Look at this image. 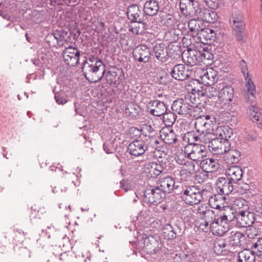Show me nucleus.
Segmentation results:
<instances>
[{"label": "nucleus", "mask_w": 262, "mask_h": 262, "mask_svg": "<svg viewBox=\"0 0 262 262\" xmlns=\"http://www.w3.org/2000/svg\"><path fill=\"white\" fill-rule=\"evenodd\" d=\"M199 103V99L193 93H188L184 98L174 100L172 104L173 112L182 115H193V112Z\"/></svg>", "instance_id": "f257e3e1"}, {"label": "nucleus", "mask_w": 262, "mask_h": 262, "mask_svg": "<svg viewBox=\"0 0 262 262\" xmlns=\"http://www.w3.org/2000/svg\"><path fill=\"white\" fill-rule=\"evenodd\" d=\"M208 191L206 189H201L199 186L191 185L185 186L182 191V198L185 202L190 205L198 204L207 195Z\"/></svg>", "instance_id": "f03ea898"}, {"label": "nucleus", "mask_w": 262, "mask_h": 262, "mask_svg": "<svg viewBox=\"0 0 262 262\" xmlns=\"http://www.w3.org/2000/svg\"><path fill=\"white\" fill-rule=\"evenodd\" d=\"M219 91L218 99L222 104V107L233 112L235 110L233 108V99L234 98V89L226 83H220L217 86Z\"/></svg>", "instance_id": "7ed1b4c3"}, {"label": "nucleus", "mask_w": 262, "mask_h": 262, "mask_svg": "<svg viewBox=\"0 0 262 262\" xmlns=\"http://www.w3.org/2000/svg\"><path fill=\"white\" fill-rule=\"evenodd\" d=\"M82 71L86 79L92 82L99 81L105 71L104 64L100 62L96 64H83Z\"/></svg>", "instance_id": "20e7f679"}, {"label": "nucleus", "mask_w": 262, "mask_h": 262, "mask_svg": "<svg viewBox=\"0 0 262 262\" xmlns=\"http://www.w3.org/2000/svg\"><path fill=\"white\" fill-rule=\"evenodd\" d=\"M219 195H214L211 196L209 200V204L211 206L212 208L220 209L222 208L221 205L217 203L218 201V199H219ZM223 210L224 212L222 215H221L219 218L221 220V222H225V223L229 224L233 221L235 218L236 219V213H235V210L230 208L229 206H223Z\"/></svg>", "instance_id": "39448f33"}, {"label": "nucleus", "mask_w": 262, "mask_h": 262, "mask_svg": "<svg viewBox=\"0 0 262 262\" xmlns=\"http://www.w3.org/2000/svg\"><path fill=\"white\" fill-rule=\"evenodd\" d=\"M166 197L164 192L158 187H150L144 191L143 201L149 204L156 205Z\"/></svg>", "instance_id": "423d86ee"}, {"label": "nucleus", "mask_w": 262, "mask_h": 262, "mask_svg": "<svg viewBox=\"0 0 262 262\" xmlns=\"http://www.w3.org/2000/svg\"><path fill=\"white\" fill-rule=\"evenodd\" d=\"M143 244L141 250L149 254H156L161 248V243L158 236H146L143 238Z\"/></svg>", "instance_id": "0eeeda50"}, {"label": "nucleus", "mask_w": 262, "mask_h": 262, "mask_svg": "<svg viewBox=\"0 0 262 262\" xmlns=\"http://www.w3.org/2000/svg\"><path fill=\"white\" fill-rule=\"evenodd\" d=\"M190 150L188 147L185 151V157L193 161H202L206 156L207 151L206 147L201 144H194L191 145Z\"/></svg>", "instance_id": "6e6552de"}, {"label": "nucleus", "mask_w": 262, "mask_h": 262, "mask_svg": "<svg viewBox=\"0 0 262 262\" xmlns=\"http://www.w3.org/2000/svg\"><path fill=\"white\" fill-rule=\"evenodd\" d=\"M173 50L171 48L167 47L164 43H157L153 48V52L156 59L161 62L168 61L173 55Z\"/></svg>", "instance_id": "1a4fd4ad"}, {"label": "nucleus", "mask_w": 262, "mask_h": 262, "mask_svg": "<svg viewBox=\"0 0 262 262\" xmlns=\"http://www.w3.org/2000/svg\"><path fill=\"white\" fill-rule=\"evenodd\" d=\"M80 51L76 48L69 46L62 52V57L64 62L70 66H76L79 62Z\"/></svg>", "instance_id": "9d476101"}, {"label": "nucleus", "mask_w": 262, "mask_h": 262, "mask_svg": "<svg viewBox=\"0 0 262 262\" xmlns=\"http://www.w3.org/2000/svg\"><path fill=\"white\" fill-rule=\"evenodd\" d=\"M200 166L204 171L200 174V176H203L205 180L208 179L207 173L215 172L220 167L218 161L212 158L203 159L200 163Z\"/></svg>", "instance_id": "9b49d317"}, {"label": "nucleus", "mask_w": 262, "mask_h": 262, "mask_svg": "<svg viewBox=\"0 0 262 262\" xmlns=\"http://www.w3.org/2000/svg\"><path fill=\"white\" fill-rule=\"evenodd\" d=\"M192 71L186 68L183 64H178L174 66L170 73V75L176 80L183 81L189 77Z\"/></svg>", "instance_id": "f8f14e48"}, {"label": "nucleus", "mask_w": 262, "mask_h": 262, "mask_svg": "<svg viewBox=\"0 0 262 262\" xmlns=\"http://www.w3.org/2000/svg\"><path fill=\"white\" fill-rule=\"evenodd\" d=\"M150 50L146 45L136 47L133 52L134 59L140 62L146 63L150 59Z\"/></svg>", "instance_id": "ddd939ff"}, {"label": "nucleus", "mask_w": 262, "mask_h": 262, "mask_svg": "<svg viewBox=\"0 0 262 262\" xmlns=\"http://www.w3.org/2000/svg\"><path fill=\"white\" fill-rule=\"evenodd\" d=\"M245 235L241 232H231V235L228 238L227 242L231 251L237 248L243 247L245 243Z\"/></svg>", "instance_id": "4468645a"}, {"label": "nucleus", "mask_w": 262, "mask_h": 262, "mask_svg": "<svg viewBox=\"0 0 262 262\" xmlns=\"http://www.w3.org/2000/svg\"><path fill=\"white\" fill-rule=\"evenodd\" d=\"M255 220V214L248 210L239 212V213L236 214L237 223L241 227L251 226Z\"/></svg>", "instance_id": "2eb2a0df"}, {"label": "nucleus", "mask_w": 262, "mask_h": 262, "mask_svg": "<svg viewBox=\"0 0 262 262\" xmlns=\"http://www.w3.org/2000/svg\"><path fill=\"white\" fill-rule=\"evenodd\" d=\"M230 228V225L225 222H221V220L217 217V220L211 223L210 231L213 234L222 236L227 232Z\"/></svg>", "instance_id": "dca6fc26"}, {"label": "nucleus", "mask_w": 262, "mask_h": 262, "mask_svg": "<svg viewBox=\"0 0 262 262\" xmlns=\"http://www.w3.org/2000/svg\"><path fill=\"white\" fill-rule=\"evenodd\" d=\"M216 190L220 195H228L233 190L232 182L227 178L220 177L216 183Z\"/></svg>", "instance_id": "f3484780"}, {"label": "nucleus", "mask_w": 262, "mask_h": 262, "mask_svg": "<svg viewBox=\"0 0 262 262\" xmlns=\"http://www.w3.org/2000/svg\"><path fill=\"white\" fill-rule=\"evenodd\" d=\"M182 59L183 61L188 66H194L200 64L199 60V50L188 48L182 53Z\"/></svg>", "instance_id": "a211bd4d"}, {"label": "nucleus", "mask_w": 262, "mask_h": 262, "mask_svg": "<svg viewBox=\"0 0 262 262\" xmlns=\"http://www.w3.org/2000/svg\"><path fill=\"white\" fill-rule=\"evenodd\" d=\"M223 131L224 132V135L222 134H220L221 136L222 137V141L216 155L224 154V156H225V154L228 152L230 148V144L228 139L231 137V136L232 135V129L228 126L224 127Z\"/></svg>", "instance_id": "6ab92c4d"}, {"label": "nucleus", "mask_w": 262, "mask_h": 262, "mask_svg": "<svg viewBox=\"0 0 262 262\" xmlns=\"http://www.w3.org/2000/svg\"><path fill=\"white\" fill-rule=\"evenodd\" d=\"M145 145L143 140H136L131 142L127 147L129 153L138 157L146 152Z\"/></svg>", "instance_id": "aec40b11"}, {"label": "nucleus", "mask_w": 262, "mask_h": 262, "mask_svg": "<svg viewBox=\"0 0 262 262\" xmlns=\"http://www.w3.org/2000/svg\"><path fill=\"white\" fill-rule=\"evenodd\" d=\"M127 16L130 22L142 23L143 18L141 17L142 12L139 7L136 4H132L130 5L127 11Z\"/></svg>", "instance_id": "412c9836"}, {"label": "nucleus", "mask_w": 262, "mask_h": 262, "mask_svg": "<svg viewBox=\"0 0 262 262\" xmlns=\"http://www.w3.org/2000/svg\"><path fill=\"white\" fill-rule=\"evenodd\" d=\"M211 123L206 118H199L195 123V129L198 134L207 135L212 134L210 133Z\"/></svg>", "instance_id": "4be33fe9"}, {"label": "nucleus", "mask_w": 262, "mask_h": 262, "mask_svg": "<svg viewBox=\"0 0 262 262\" xmlns=\"http://www.w3.org/2000/svg\"><path fill=\"white\" fill-rule=\"evenodd\" d=\"M143 13L145 15L154 16L159 10V4L156 0H147L143 6Z\"/></svg>", "instance_id": "5701e85b"}, {"label": "nucleus", "mask_w": 262, "mask_h": 262, "mask_svg": "<svg viewBox=\"0 0 262 262\" xmlns=\"http://www.w3.org/2000/svg\"><path fill=\"white\" fill-rule=\"evenodd\" d=\"M145 169L150 177L155 178L162 173L164 167L160 163L149 162L145 165Z\"/></svg>", "instance_id": "b1692460"}, {"label": "nucleus", "mask_w": 262, "mask_h": 262, "mask_svg": "<svg viewBox=\"0 0 262 262\" xmlns=\"http://www.w3.org/2000/svg\"><path fill=\"white\" fill-rule=\"evenodd\" d=\"M183 36V31L178 26L177 28L169 29L167 31L164 35L165 39L169 43L177 42Z\"/></svg>", "instance_id": "393cba45"}, {"label": "nucleus", "mask_w": 262, "mask_h": 262, "mask_svg": "<svg viewBox=\"0 0 262 262\" xmlns=\"http://www.w3.org/2000/svg\"><path fill=\"white\" fill-rule=\"evenodd\" d=\"M160 185L158 186L166 194V193H170L175 187V181L174 179L167 176L161 178L159 180Z\"/></svg>", "instance_id": "a878e982"}, {"label": "nucleus", "mask_w": 262, "mask_h": 262, "mask_svg": "<svg viewBox=\"0 0 262 262\" xmlns=\"http://www.w3.org/2000/svg\"><path fill=\"white\" fill-rule=\"evenodd\" d=\"M227 179L232 183H236L242 179L243 171L240 167L233 166L230 167L226 171Z\"/></svg>", "instance_id": "bb28decb"}, {"label": "nucleus", "mask_w": 262, "mask_h": 262, "mask_svg": "<svg viewBox=\"0 0 262 262\" xmlns=\"http://www.w3.org/2000/svg\"><path fill=\"white\" fill-rule=\"evenodd\" d=\"M202 81L207 85H213L216 81V72L211 68L204 70L200 76Z\"/></svg>", "instance_id": "cd10ccee"}, {"label": "nucleus", "mask_w": 262, "mask_h": 262, "mask_svg": "<svg viewBox=\"0 0 262 262\" xmlns=\"http://www.w3.org/2000/svg\"><path fill=\"white\" fill-rule=\"evenodd\" d=\"M122 74L121 72L114 70L108 71L106 74V80L110 85L117 87L121 82V78Z\"/></svg>", "instance_id": "c85d7f7f"}, {"label": "nucleus", "mask_w": 262, "mask_h": 262, "mask_svg": "<svg viewBox=\"0 0 262 262\" xmlns=\"http://www.w3.org/2000/svg\"><path fill=\"white\" fill-rule=\"evenodd\" d=\"M213 250L214 252L219 255L227 254L230 251V248L227 241L220 239L214 243Z\"/></svg>", "instance_id": "c756f323"}, {"label": "nucleus", "mask_w": 262, "mask_h": 262, "mask_svg": "<svg viewBox=\"0 0 262 262\" xmlns=\"http://www.w3.org/2000/svg\"><path fill=\"white\" fill-rule=\"evenodd\" d=\"M145 145L146 152L148 154L150 152V150L158 148L161 145V141L156 136H148L143 140Z\"/></svg>", "instance_id": "7c9ffc66"}, {"label": "nucleus", "mask_w": 262, "mask_h": 262, "mask_svg": "<svg viewBox=\"0 0 262 262\" xmlns=\"http://www.w3.org/2000/svg\"><path fill=\"white\" fill-rule=\"evenodd\" d=\"M150 103L151 104L152 106H155L154 108L149 110L150 114L155 116H161L166 113L167 108L164 102L158 100H155L151 101Z\"/></svg>", "instance_id": "2f4dec72"}, {"label": "nucleus", "mask_w": 262, "mask_h": 262, "mask_svg": "<svg viewBox=\"0 0 262 262\" xmlns=\"http://www.w3.org/2000/svg\"><path fill=\"white\" fill-rule=\"evenodd\" d=\"M161 137L167 144L176 143L178 141L176 134L171 129H166L161 132Z\"/></svg>", "instance_id": "473e14b6"}, {"label": "nucleus", "mask_w": 262, "mask_h": 262, "mask_svg": "<svg viewBox=\"0 0 262 262\" xmlns=\"http://www.w3.org/2000/svg\"><path fill=\"white\" fill-rule=\"evenodd\" d=\"M241 157V152L235 148H231L229 149L228 152L225 154L224 156L225 160L229 164L237 163L239 161Z\"/></svg>", "instance_id": "72a5a7b5"}, {"label": "nucleus", "mask_w": 262, "mask_h": 262, "mask_svg": "<svg viewBox=\"0 0 262 262\" xmlns=\"http://www.w3.org/2000/svg\"><path fill=\"white\" fill-rule=\"evenodd\" d=\"M209 139L206 143H208V148L209 151L213 154L216 155L217 152L220 144L222 141V138H217L215 135L211 134V136L208 137Z\"/></svg>", "instance_id": "f704fd0d"}, {"label": "nucleus", "mask_w": 262, "mask_h": 262, "mask_svg": "<svg viewBox=\"0 0 262 262\" xmlns=\"http://www.w3.org/2000/svg\"><path fill=\"white\" fill-rule=\"evenodd\" d=\"M188 142L189 145H193L194 142H200L204 143H206L207 141H208L209 138L208 137L211 136V134H208L204 135V134H196L194 133H188Z\"/></svg>", "instance_id": "c9c22d12"}, {"label": "nucleus", "mask_w": 262, "mask_h": 262, "mask_svg": "<svg viewBox=\"0 0 262 262\" xmlns=\"http://www.w3.org/2000/svg\"><path fill=\"white\" fill-rule=\"evenodd\" d=\"M255 259V255L252 249H245L238 253V262H254Z\"/></svg>", "instance_id": "e433bc0d"}, {"label": "nucleus", "mask_w": 262, "mask_h": 262, "mask_svg": "<svg viewBox=\"0 0 262 262\" xmlns=\"http://www.w3.org/2000/svg\"><path fill=\"white\" fill-rule=\"evenodd\" d=\"M199 60L200 64L203 63L204 64H210L212 62L213 55L209 51L203 49L202 50H199Z\"/></svg>", "instance_id": "4c0bfd02"}, {"label": "nucleus", "mask_w": 262, "mask_h": 262, "mask_svg": "<svg viewBox=\"0 0 262 262\" xmlns=\"http://www.w3.org/2000/svg\"><path fill=\"white\" fill-rule=\"evenodd\" d=\"M233 207L235 210L236 214H238L239 212H244L249 209L247 201L242 198L235 199L233 202Z\"/></svg>", "instance_id": "58836bf2"}, {"label": "nucleus", "mask_w": 262, "mask_h": 262, "mask_svg": "<svg viewBox=\"0 0 262 262\" xmlns=\"http://www.w3.org/2000/svg\"><path fill=\"white\" fill-rule=\"evenodd\" d=\"M248 113L253 122L262 121V110L256 105H250L248 108Z\"/></svg>", "instance_id": "ea45409f"}, {"label": "nucleus", "mask_w": 262, "mask_h": 262, "mask_svg": "<svg viewBox=\"0 0 262 262\" xmlns=\"http://www.w3.org/2000/svg\"><path fill=\"white\" fill-rule=\"evenodd\" d=\"M202 25L203 23L201 21L195 19H191L188 23V26L190 31L196 33H198L200 31H203L204 29L201 28Z\"/></svg>", "instance_id": "a19ab883"}, {"label": "nucleus", "mask_w": 262, "mask_h": 262, "mask_svg": "<svg viewBox=\"0 0 262 262\" xmlns=\"http://www.w3.org/2000/svg\"><path fill=\"white\" fill-rule=\"evenodd\" d=\"M162 232L163 236L168 239H172L176 237V233L173 231V227L169 224L163 227Z\"/></svg>", "instance_id": "79ce46f5"}, {"label": "nucleus", "mask_w": 262, "mask_h": 262, "mask_svg": "<svg viewBox=\"0 0 262 262\" xmlns=\"http://www.w3.org/2000/svg\"><path fill=\"white\" fill-rule=\"evenodd\" d=\"M176 115L175 113H172V112H169V113H165L163 115V122L165 123V124L166 126H170L173 125L174 122L176 121Z\"/></svg>", "instance_id": "37998d69"}, {"label": "nucleus", "mask_w": 262, "mask_h": 262, "mask_svg": "<svg viewBox=\"0 0 262 262\" xmlns=\"http://www.w3.org/2000/svg\"><path fill=\"white\" fill-rule=\"evenodd\" d=\"M204 19L207 23H214L217 20L218 15L214 11L207 10L204 13Z\"/></svg>", "instance_id": "c03bdc74"}, {"label": "nucleus", "mask_w": 262, "mask_h": 262, "mask_svg": "<svg viewBox=\"0 0 262 262\" xmlns=\"http://www.w3.org/2000/svg\"><path fill=\"white\" fill-rule=\"evenodd\" d=\"M245 80V86L247 88V92L251 96H253L256 92L255 85L252 81L251 78L249 77H244Z\"/></svg>", "instance_id": "a18cd8bd"}, {"label": "nucleus", "mask_w": 262, "mask_h": 262, "mask_svg": "<svg viewBox=\"0 0 262 262\" xmlns=\"http://www.w3.org/2000/svg\"><path fill=\"white\" fill-rule=\"evenodd\" d=\"M49 38H54L56 40L57 43L59 46H62L65 42V38L64 36L60 32L56 31L53 32L48 36Z\"/></svg>", "instance_id": "49530a36"}, {"label": "nucleus", "mask_w": 262, "mask_h": 262, "mask_svg": "<svg viewBox=\"0 0 262 262\" xmlns=\"http://www.w3.org/2000/svg\"><path fill=\"white\" fill-rule=\"evenodd\" d=\"M181 40L182 43L184 47L190 48L189 47L193 45L194 41V38L189 34H183Z\"/></svg>", "instance_id": "de8ad7c7"}, {"label": "nucleus", "mask_w": 262, "mask_h": 262, "mask_svg": "<svg viewBox=\"0 0 262 262\" xmlns=\"http://www.w3.org/2000/svg\"><path fill=\"white\" fill-rule=\"evenodd\" d=\"M251 249L255 256H262V238L258 240L251 247Z\"/></svg>", "instance_id": "09e8293b"}, {"label": "nucleus", "mask_w": 262, "mask_h": 262, "mask_svg": "<svg viewBox=\"0 0 262 262\" xmlns=\"http://www.w3.org/2000/svg\"><path fill=\"white\" fill-rule=\"evenodd\" d=\"M217 217L218 216H216L215 212L210 209H208L204 215L202 216L204 219V221L210 223V225L211 224V223L215 222L217 220Z\"/></svg>", "instance_id": "8fccbe9b"}, {"label": "nucleus", "mask_w": 262, "mask_h": 262, "mask_svg": "<svg viewBox=\"0 0 262 262\" xmlns=\"http://www.w3.org/2000/svg\"><path fill=\"white\" fill-rule=\"evenodd\" d=\"M195 165L193 162L191 161H187L186 163H185L182 167L181 170L183 171H187V172L189 174H194L195 171Z\"/></svg>", "instance_id": "3c124183"}, {"label": "nucleus", "mask_w": 262, "mask_h": 262, "mask_svg": "<svg viewBox=\"0 0 262 262\" xmlns=\"http://www.w3.org/2000/svg\"><path fill=\"white\" fill-rule=\"evenodd\" d=\"M203 35L205 37L206 40L214 41L216 38V33L213 29L206 28L203 30Z\"/></svg>", "instance_id": "603ef678"}, {"label": "nucleus", "mask_w": 262, "mask_h": 262, "mask_svg": "<svg viewBox=\"0 0 262 262\" xmlns=\"http://www.w3.org/2000/svg\"><path fill=\"white\" fill-rule=\"evenodd\" d=\"M55 99L59 104H64L68 102L67 96L63 92L56 93Z\"/></svg>", "instance_id": "864d4df0"}, {"label": "nucleus", "mask_w": 262, "mask_h": 262, "mask_svg": "<svg viewBox=\"0 0 262 262\" xmlns=\"http://www.w3.org/2000/svg\"><path fill=\"white\" fill-rule=\"evenodd\" d=\"M163 149V147L161 145L158 148L150 150L149 154H150L151 156H153L155 159L162 158L165 155Z\"/></svg>", "instance_id": "5fc2aeb1"}, {"label": "nucleus", "mask_w": 262, "mask_h": 262, "mask_svg": "<svg viewBox=\"0 0 262 262\" xmlns=\"http://www.w3.org/2000/svg\"><path fill=\"white\" fill-rule=\"evenodd\" d=\"M164 24L169 28V29L176 28V26H178L177 25V19L170 15L164 20Z\"/></svg>", "instance_id": "6e6d98bb"}, {"label": "nucleus", "mask_w": 262, "mask_h": 262, "mask_svg": "<svg viewBox=\"0 0 262 262\" xmlns=\"http://www.w3.org/2000/svg\"><path fill=\"white\" fill-rule=\"evenodd\" d=\"M219 86V83H217L216 85H214L213 86L210 87L209 89V93L207 94V96L209 98H217L218 99V96L220 90H219L217 86Z\"/></svg>", "instance_id": "4d7b16f0"}, {"label": "nucleus", "mask_w": 262, "mask_h": 262, "mask_svg": "<svg viewBox=\"0 0 262 262\" xmlns=\"http://www.w3.org/2000/svg\"><path fill=\"white\" fill-rule=\"evenodd\" d=\"M246 230L245 234L249 238H253L258 234V230L254 227H249Z\"/></svg>", "instance_id": "13d9d810"}, {"label": "nucleus", "mask_w": 262, "mask_h": 262, "mask_svg": "<svg viewBox=\"0 0 262 262\" xmlns=\"http://www.w3.org/2000/svg\"><path fill=\"white\" fill-rule=\"evenodd\" d=\"M239 66L241 72L243 73L244 77H248L249 75L247 64L244 59H242L239 61Z\"/></svg>", "instance_id": "bf43d9fd"}, {"label": "nucleus", "mask_w": 262, "mask_h": 262, "mask_svg": "<svg viewBox=\"0 0 262 262\" xmlns=\"http://www.w3.org/2000/svg\"><path fill=\"white\" fill-rule=\"evenodd\" d=\"M205 3L212 9H217L220 5L219 0H205Z\"/></svg>", "instance_id": "052dcab7"}, {"label": "nucleus", "mask_w": 262, "mask_h": 262, "mask_svg": "<svg viewBox=\"0 0 262 262\" xmlns=\"http://www.w3.org/2000/svg\"><path fill=\"white\" fill-rule=\"evenodd\" d=\"M99 62L100 63H103L98 57H95L94 56H91L83 64H88V65L90 64H96V63L97 64Z\"/></svg>", "instance_id": "680f3d73"}, {"label": "nucleus", "mask_w": 262, "mask_h": 262, "mask_svg": "<svg viewBox=\"0 0 262 262\" xmlns=\"http://www.w3.org/2000/svg\"><path fill=\"white\" fill-rule=\"evenodd\" d=\"M235 35L237 40L241 42H244L245 37L246 35L245 30L242 31H238L237 32H235Z\"/></svg>", "instance_id": "e2e57ef3"}, {"label": "nucleus", "mask_w": 262, "mask_h": 262, "mask_svg": "<svg viewBox=\"0 0 262 262\" xmlns=\"http://www.w3.org/2000/svg\"><path fill=\"white\" fill-rule=\"evenodd\" d=\"M257 137L256 133L254 130H251L247 132L246 138L248 141H253L256 139Z\"/></svg>", "instance_id": "0e129e2a"}, {"label": "nucleus", "mask_w": 262, "mask_h": 262, "mask_svg": "<svg viewBox=\"0 0 262 262\" xmlns=\"http://www.w3.org/2000/svg\"><path fill=\"white\" fill-rule=\"evenodd\" d=\"M199 230L203 232H207L210 231V223L205 221H203L199 226Z\"/></svg>", "instance_id": "69168bd1"}, {"label": "nucleus", "mask_w": 262, "mask_h": 262, "mask_svg": "<svg viewBox=\"0 0 262 262\" xmlns=\"http://www.w3.org/2000/svg\"><path fill=\"white\" fill-rule=\"evenodd\" d=\"M176 160L178 164L182 165V166L185 163H186L188 161L186 159H185V157L182 155L177 156V157L176 158Z\"/></svg>", "instance_id": "338daca9"}, {"label": "nucleus", "mask_w": 262, "mask_h": 262, "mask_svg": "<svg viewBox=\"0 0 262 262\" xmlns=\"http://www.w3.org/2000/svg\"><path fill=\"white\" fill-rule=\"evenodd\" d=\"M254 213L255 214V219L256 217H259L262 218V206L259 204L256 205L254 207Z\"/></svg>", "instance_id": "774afa93"}]
</instances>
